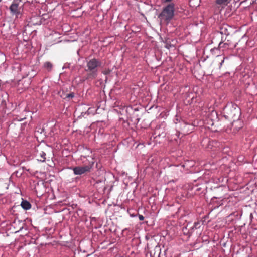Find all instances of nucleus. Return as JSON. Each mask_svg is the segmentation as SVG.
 Here are the masks:
<instances>
[{
    "label": "nucleus",
    "instance_id": "nucleus-1",
    "mask_svg": "<svg viewBox=\"0 0 257 257\" xmlns=\"http://www.w3.org/2000/svg\"><path fill=\"white\" fill-rule=\"evenodd\" d=\"M173 122L175 124V130L171 132L170 137L171 140L176 142L184 136L191 133L195 128L193 124L186 122L177 114L175 115Z\"/></svg>",
    "mask_w": 257,
    "mask_h": 257
},
{
    "label": "nucleus",
    "instance_id": "nucleus-2",
    "mask_svg": "<svg viewBox=\"0 0 257 257\" xmlns=\"http://www.w3.org/2000/svg\"><path fill=\"white\" fill-rule=\"evenodd\" d=\"M223 117L232 120V126L234 132L238 131L243 127V122L239 119L241 115L240 108L235 104L226 105L223 110Z\"/></svg>",
    "mask_w": 257,
    "mask_h": 257
},
{
    "label": "nucleus",
    "instance_id": "nucleus-3",
    "mask_svg": "<svg viewBox=\"0 0 257 257\" xmlns=\"http://www.w3.org/2000/svg\"><path fill=\"white\" fill-rule=\"evenodd\" d=\"M86 65L85 71L86 75L83 77L82 81H92L96 78L98 75L99 69L102 66L101 61L96 58L87 59L86 60Z\"/></svg>",
    "mask_w": 257,
    "mask_h": 257
},
{
    "label": "nucleus",
    "instance_id": "nucleus-4",
    "mask_svg": "<svg viewBox=\"0 0 257 257\" xmlns=\"http://www.w3.org/2000/svg\"><path fill=\"white\" fill-rule=\"evenodd\" d=\"M175 6L174 3H170L164 6L161 12L158 16L161 22L168 24L171 21L175 14Z\"/></svg>",
    "mask_w": 257,
    "mask_h": 257
},
{
    "label": "nucleus",
    "instance_id": "nucleus-5",
    "mask_svg": "<svg viewBox=\"0 0 257 257\" xmlns=\"http://www.w3.org/2000/svg\"><path fill=\"white\" fill-rule=\"evenodd\" d=\"M86 159L89 162L88 164H87L85 161H83V163L84 164L83 166H76L72 168L75 175H80L86 172H90L95 161L94 159L92 157H88Z\"/></svg>",
    "mask_w": 257,
    "mask_h": 257
},
{
    "label": "nucleus",
    "instance_id": "nucleus-6",
    "mask_svg": "<svg viewBox=\"0 0 257 257\" xmlns=\"http://www.w3.org/2000/svg\"><path fill=\"white\" fill-rule=\"evenodd\" d=\"M141 106L134 104L128 105L126 107V112L128 118L134 124H137L140 121L139 110Z\"/></svg>",
    "mask_w": 257,
    "mask_h": 257
},
{
    "label": "nucleus",
    "instance_id": "nucleus-7",
    "mask_svg": "<svg viewBox=\"0 0 257 257\" xmlns=\"http://www.w3.org/2000/svg\"><path fill=\"white\" fill-rule=\"evenodd\" d=\"M2 108L5 110V112L6 111H10L14 108V104L12 102H11L9 99V94L4 92L2 94V101L1 103Z\"/></svg>",
    "mask_w": 257,
    "mask_h": 257
},
{
    "label": "nucleus",
    "instance_id": "nucleus-8",
    "mask_svg": "<svg viewBox=\"0 0 257 257\" xmlns=\"http://www.w3.org/2000/svg\"><path fill=\"white\" fill-rule=\"evenodd\" d=\"M23 0H13L11 5L10 6L9 10L11 14L13 16H15L18 18L21 15V8L23 6H20V3Z\"/></svg>",
    "mask_w": 257,
    "mask_h": 257
},
{
    "label": "nucleus",
    "instance_id": "nucleus-9",
    "mask_svg": "<svg viewBox=\"0 0 257 257\" xmlns=\"http://www.w3.org/2000/svg\"><path fill=\"white\" fill-rule=\"evenodd\" d=\"M50 147V146L44 145H39L37 146V147L36 149V155L37 156H40V159H38L39 161L41 162H45L46 159V152H47L48 149Z\"/></svg>",
    "mask_w": 257,
    "mask_h": 257
},
{
    "label": "nucleus",
    "instance_id": "nucleus-10",
    "mask_svg": "<svg viewBox=\"0 0 257 257\" xmlns=\"http://www.w3.org/2000/svg\"><path fill=\"white\" fill-rule=\"evenodd\" d=\"M227 188L225 186H220L217 187L215 190L214 193L215 195L213 196V198H229V195L227 193ZM214 200V199L213 200Z\"/></svg>",
    "mask_w": 257,
    "mask_h": 257
},
{
    "label": "nucleus",
    "instance_id": "nucleus-11",
    "mask_svg": "<svg viewBox=\"0 0 257 257\" xmlns=\"http://www.w3.org/2000/svg\"><path fill=\"white\" fill-rule=\"evenodd\" d=\"M185 165L184 164H179L177 165L170 166V170L172 175L174 177L181 176L184 170Z\"/></svg>",
    "mask_w": 257,
    "mask_h": 257
},
{
    "label": "nucleus",
    "instance_id": "nucleus-12",
    "mask_svg": "<svg viewBox=\"0 0 257 257\" xmlns=\"http://www.w3.org/2000/svg\"><path fill=\"white\" fill-rule=\"evenodd\" d=\"M208 119L211 121V123H210L211 125H214L218 123L219 121V118L217 112L214 110H211L210 112L208 114Z\"/></svg>",
    "mask_w": 257,
    "mask_h": 257
},
{
    "label": "nucleus",
    "instance_id": "nucleus-13",
    "mask_svg": "<svg viewBox=\"0 0 257 257\" xmlns=\"http://www.w3.org/2000/svg\"><path fill=\"white\" fill-rule=\"evenodd\" d=\"M201 180L200 178H198L197 180L195 181V184H193L192 190L194 191L195 193L197 192H203V191L204 190L205 188V185L203 184H199V182Z\"/></svg>",
    "mask_w": 257,
    "mask_h": 257
},
{
    "label": "nucleus",
    "instance_id": "nucleus-14",
    "mask_svg": "<svg viewBox=\"0 0 257 257\" xmlns=\"http://www.w3.org/2000/svg\"><path fill=\"white\" fill-rule=\"evenodd\" d=\"M193 233L194 232L192 230L189 224H188L186 226L182 228L181 234L185 236L186 239H188Z\"/></svg>",
    "mask_w": 257,
    "mask_h": 257
},
{
    "label": "nucleus",
    "instance_id": "nucleus-15",
    "mask_svg": "<svg viewBox=\"0 0 257 257\" xmlns=\"http://www.w3.org/2000/svg\"><path fill=\"white\" fill-rule=\"evenodd\" d=\"M105 180V178L95 180L93 183V186L98 190L101 189L102 191H104L106 189Z\"/></svg>",
    "mask_w": 257,
    "mask_h": 257
},
{
    "label": "nucleus",
    "instance_id": "nucleus-16",
    "mask_svg": "<svg viewBox=\"0 0 257 257\" xmlns=\"http://www.w3.org/2000/svg\"><path fill=\"white\" fill-rule=\"evenodd\" d=\"M231 27L227 24H222L219 26V33L221 35L228 36L230 34V30Z\"/></svg>",
    "mask_w": 257,
    "mask_h": 257
},
{
    "label": "nucleus",
    "instance_id": "nucleus-17",
    "mask_svg": "<svg viewBox=\"0 0 257 257\" xmlns=\"http://www.w3.org/2000/svg\"><path fill=\"white\" fill-rule=\"evenodd\" d=\"M226 39V37H224V36H222L221 40L218 45V47L222 53L229 48V43H228V41L224 43Z\"/></svg>",
    "mask_w": 257,
    "mask_h": 257
},
{
    "label": "nucleus",
    "instance_id": "nucleus-18",
    "mask_svg": "<svg viewBox=\"0 0 257 257\" xmlns=\"http://www.w3.org/2000/svg\"><path fill=\"white\" fill-rule=\"evenodd\" d=\"M95 110L94 108L89 107L87 111H82L80 115L77 116V119L81 117L86 118L87 116L92 114L94 115L95 113Z\"/></svg>",
    "mask_w": 257,
    "mask_h": 257
},
{
    "label": "nucleus",
    "instance_id": "nucleus-19",
    "mask_svg": "<svg viewBox=\"0 0 257 257\" xmlns=\"http://www.w3.org/2000/svg\"><path fill=\"white\" fill-rule=\"evenodd\" d=\"M213 197L211 198V203L214 206V208H218L219 206L222 205L224 202L226 201V199L228 198H220V199H216L214 198V200H213L214 202H213Z\"/></svg>",
    "mask_w": 257,
    "mask_h": 257
},
{
    "label": "nucleus",
    "instance_id": "nucleus-20",
    "mask_svg": "<svg viewBox=\"0 0 257 257\" xmlns=\"http://www.w3.org/2000/svg\"><path fill=\"white\" fill-rule=\"evenodd\" d=\"M161 249L160 245H157L154 249L150 251V257H160Z\"/></svg>",
    "mask_w": 257,
    "mask_h": 257
},
{
    "label": "nucleus",
    "instance_id": "nucleus-21",
    "mask_svg": "<svg viewBox=\"0 0 257 257\" xmlns=\"http://www.w3.org/2000/svg\"><path fill=\"white\" fill-rule=\"evenodd\" d=\"M60 96L64 99H65L67 101H69L71 99H72L74 96L75 94L74 92H71L70 93H65L63 91H62V94H60Z\"/></svg>",
    "mask_w": 257,
    "mask_h": 257
},
{
    "label": "nucleus",
    "instance_id": "nucleus-22",
    "mask_svg": "<svg viewBox=\"0 0 257 257\" xmlns=\"http://www.w3.org/2000/svg\"><path fill=\"white\" fill-rule=\"evenodd\" d=\"M21 206L22 208L25 210H29L31 207V203L26 200H23L22 201Z\"/></svg>",
    "mask_w": 257,
    "mask_h": 257
},
{
    "label": "nucleus",
    "instance_id": "nucleus-23",
    "mask_svg": "<svg viewBox=\"0 0 257 257\" xmlns=\"http://www.w3.org/2000/svg\"><path fill=\"white\" fill-rule=\"evenodd\" d=\"M36 135L38 136L39 134L41 135L42 137L45 138L47 136V133L44 128L39 127L37 128L35 131Z\"/></svg>",
    "mask_w": 257,
    "mask_h": 257
},
{
    "label": "nucleus",
    "instance_id": "nucleus-24",
    "mask_svg": "<svg viewBox=\"0 0 257 257\" xmlns=\"http://www.w3.org/2000/svg\"><path fill=\"white\" fill-rule=\"evenodd\" d=\"M210 52L212 55H215L217 57L221 56V53H222L218 46V47H214L213 48H212L210 50Z\"/></svg>",
    "mask_w": 257,
    "mask_h": 257
},
{
    "label": "nucleus",
    "instance_id": "nucleus-25",
    "mask_svg": "<svg viewBox=\"0 0 257 257\" xmlns=\"http://www.w3.org/2000/svg\"><path fill=\"white\" fill-rule=\"evenodd\" d=\"M201 222L198 221V220L197 221H195L193 226H191L190 227L193 230V231L194 232L195 230H197L198 229H200L201 228V227L202 226L201 225Z\"/></svg>",
    "mask_w": 257,
    "mask_h": 257
},
{
    "label": "nucleus",
    "instance_id": "nucleus-26",
    "mask_svg": "<svg viewBox=\"0 0 257 257\" xmlns=\"http://www.w3.org/2000/svg\"><path fill=\"white\" fill-rule=\"evenodd\" d=\"M177 210L175 212L174 214L172 215L173 217L174 218H181L183 217L184 214H180L181 211L182 210V208L180 207H178L177 208Z\"/></svg>",
    "mask_w": 257,
    "mask_h": 257
},
{
    "label": "nucleus",
    "instance_id": "nucleus-27",
    "mask_svg": "<svg viewBox=\"0 0 257 257\" xmlns=\"http://www.w3.org/2000/svg\"><path fill=\"white\" fill-rule=\"evenodd\" d=\"M53 64L50 62H46L44 63L43 67L45 68L48 72H51L53 68Z\"/></svg>",
    "mask_w": 257,
    "mask_h": 257
},
{
    "label": "nucleus",
    "instance_id": "nucleus-28",
    "mask_svg": "<svg viewBox=\"0 0 257 257\" xmlns=\"http://www.w3.org/2000/svg\"><path fill=\"white\" fill-rule=\"evenodd\" d=\"M232 0H216V4L221 6L227 5Z\"/></svg>",
    "mask_w": 257,
    "mask_h": 257
},
{
    "label": "nucleus",
    "instance_id": "nucleus-29",
    "mask_svg": "<svg viewBox=\"0 0 257 257\" xmlns=\"http://www.w3.org/2000/svg\"><path fill=\"white\" fill-rule=\"evenodd\" d=\"M26 117H27V115L26 114L24 116H23V115L22 114L21 116H20L19 115H16L15 118L14 119V120L15 121H21L26 119Z\"/></svg>",
    "mask_w": 257,
    "mask_h": 257
},
{
    "label": "nucleus",
    "instance_id": "nucleus-30",
    "mask_svg": "<svg viewBox=\"0 0 257 257\" xmlns=\"http://www.w3.org/2000/svg\"><path fill=\"white\" fill-rule=\"evenodd\" d=\"M47 16V15H43L42 17H39L38 19H39V22H36L35 24L41 25L44 23L45 20L46 19L45 17Z\"/></svg>",
    "mask_w": 257,
    "mask_h": 257
},
{
    "label": "nucleus",
    "instance_id": "nucleus-31",
    "mask_svg": "<svg viewBox=\"0 0 257 257\" xmlns=\"http://www.w3.org/2000/svg\"><path fill=\"white\" fill-rule=\"evenodd\" d=\"M209 216L208 215H205L203 216L200 220H198V221L201 222V225H204L205 224H206V220L208 219Z\"/></svg>",
    "mask_w": 257,
    "mask_h": 257
},
{
    "label": "nucleus",
    "instance_id": "nucleus-32",
    "mask_svg": "<svg viewBox=\"0 0 257 257\" xmlns=\"http://www.w3.org/2000/svg\"><path fill=\"white\" fill-rule=\"evenodd\" d=\"M88 157H89V156H87V157H86V156H81V159L83 161H85V162L87 163V164H89V162L88 161V160H87L86 158H87Z\"/></svg>",
    "mask_w": 257,
    "mask_h": 257
},
{
    "label": "nucleus",
    "instance_id": "nucleus-33",
    "mask_svg": "<svg viewBox=\"0 0 257 257\" xmlns=\"http://www.w3.org/2000/svg\"><path fill=\"white\" fill-rule=\"evenodd\" d=\"M26 125H27V123L26 122L22 123L21 125V130L22 131L24 130L25 127H26Z\"/></svg>",
    "mask_w": 257,
    "mask_h": 257
},
{
    "label": "nucleus",
    "instance_id": "nucleus-34",
    "mask_svg": "<svg viewBox=\"0 0 257 257\" xmlns=\"http://www.w3.org/2000/svg\"><path fill=\"white\" fill-rule=\"evenodd\" d=\"M226 57H223V59L222 60H221V61H220V62L219 63V68L220 69L221 66H222V64H223V63L224 62V60L225 59Z\"/></svg>",
    "mask_w": 257,
    "mask_h": 257
},
{
    "label": "nucleus",
    "instance_id": "nucleus-35",
    "mask_svg": "<svg viewBox=\"0 0 257 257\" xmlns=\"http://www.w3.org/2000/svg\"><path fill=\"white\" fill-rule=\"evenodd\" d=\"M137 215L138 216L139 219L140 221H143L144 219V217L142 215H140L138 213H137Z\"/></svg>",
    "mask_w": 257,
    "mask_h": 257
},
{
    "label": "nucleus",
    "instance_id": "nucleus-36",
    "mask_svg": "<svg viewBox=\"0 0 257 257\" xmlns=\"http://www.w3.org/2000/svg\"><path fill=\"white\" fill-rule=\"evenodd\" d=\"M69 66H70V64L65 63L64 65V66H63L62 69H65V68H69Z\"/></svg>",
    "mask_w": 257,
    "mask_h": 257
},
{
    "label": "nucleus",
    "instance_id": "nucleus-37",
    "mask_svg": "<svg viewBox=\"0 0 257 257\" xmlns=\"http://www.w3.org/2000/svg\"><path fill=\"white\" fill-rule=\"evenodd\" d=\"M172 47H173V46L172 45L168 44V43H167L166 45V46H165V47L168 49H169Z\"/></svg>",
    "mask_w": 257,
    "mask_h": 257
},
{
    "label": "nucleus",
    "instance_id": "nucleus-38",
    "mask_svg": "<svg viewBox=\"0 0 257 257\" xmlns=\"http://www.w3.org/2000/svg\"><path fill=\"white\" fill-rule=\"evenodd\" d=\"M24 112H25V113H29V112H30V111H29V110H27L26 109H25L23 111V113H24Z\"/></svg>",
    "mask_w": 257,
    "mask_h": 257
},
{
    "label": "nucleus",
    "instance_id": "nucleus-39",
    "mask_svg": "<svg viewBox=\"0 0 257 257\" xmlns=\"http://www.w3.org/2000/svg\"><path fill=\"white\" fill-rule=\"evenodd\" d=\"M172 1H173V0H165V1H164V2H165V3H172L171 2H172Z\"/></svg>",
    "mask_w": 257,
    "mask_h": 257
},
{
    "label": "nucleus",
    "instance_id": "nucleus-40",
    "mask_svg": "<svg viewBox=\"0 0 257 257\" xmlns=\"http://www.w3.org/2000/svg\"><path fill=\"white\" fill-rule=\"evenodd\" d=\"M130 216L132 217H136L137 216V215H133V214H131Z\"/></svg>",
    "mask_w": 257,
    "mask_h": 257
},
{
    "label": "nucleus",
    "instance_id": "nucleus-41",
    "mask_svg": "<svg viewBox=\"0 0 257 257\" xmlns=\"http://www.w3.org/2000/svg\"><path fill=\"white\" fill-rule=\"evenodd\" d=\"M103 73L105 75H107L108 74V72L107 71H103Z\"/></svg>",
    "mask_w": 257,
    "mask_h": 257
},
{
    "label": "nucleus",
    "instance_id": "nucleus-42",
    "mask_svg": "<svg viewBox=\"0 0 257 257\" xmlns=\"http://www.w3.org/2000/svg\"><path fill=\"white\" fill-rule=\"evenodd\" d=\"M250 218L251 219H252V214H250Z\"/></svg>",
    "mask_w": 257,
    "mask_h": 257
},
{
    "label": "nucleus",
    "instance_id": "nucleus-43",
    "mask_svg": "<svg viewBox=\"0 0 257 257\" xmlns=\"http://www.w3.org/2000/svg\"><path fill=\"white\" fill-rule=\"evenodd\" d=\"M2 121L0 120V126H2Z\"/></svg>",
    "mask_w": 257,
    "mask_h": 257
},
{
    "label": "nucleus",
    "instance_id": "nucleus-44",
    "mask_svg": "<svg viewBox=\"0 0 257 257\" xmlns=\"http://www.w3.org/2000/svg\"><path fill=\"white\" fill-rule=\"evenodd\" d=\"M91 219V221H92L93 220H94L95 218H90Z\"/></svg>",
    "mask_w": 257,
    "mask_h": 257
},
{
    "label": "nucleus",
    "instance_id": "nucleus-45",
    "mask_svg": "<svg viewBox=\"0 0 257 257\" xmlns=\"http://www.w3.org/2000/svg\"><path fill=\"white\" fill-rule=\"evenodd\" d=\"M160 136H161V134H159L158 135V136H159V137H160Z\"/></svg>",
    "mask_w": 257,
    "mask_h": 257
},
{
    "label": "nucleus",
    "instance_id": "nucleus-46",
    "mask_svg": "<svg viewBox=\"0 0 257 257\" xmlns=\"http://www.w3.org/2000/svg\"><path fill=\"white\" fill-rule=\"evenodd\" d=\"M30 117H31V119H32V116H31Z\"/></svg>",
    "mask_w": 257,
    "mask_h": 257
},
{
    "label": "nucleus",
    "instance_id": "nucleus-47",
    "mask_svg": "<svg viewBox=\"0 0 257 257\" xmlns=\"http://www.w3.org/2000/svg\"><path fill=\"white\" fill-rule=\"evenodd\" d=\"M2 0H0V3L2 2Z\"/></svg>",
    "mask_w": 257,
    "mask_h": 257
}]
</instances>
